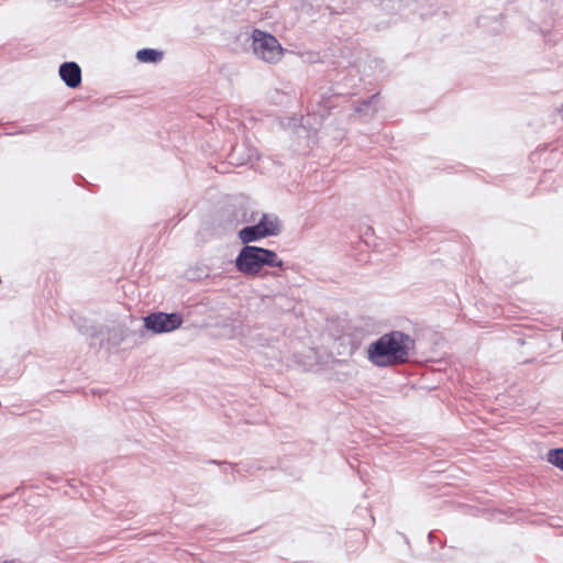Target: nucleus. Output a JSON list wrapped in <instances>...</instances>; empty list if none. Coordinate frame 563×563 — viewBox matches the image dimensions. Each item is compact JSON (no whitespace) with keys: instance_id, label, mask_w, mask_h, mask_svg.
Returning <instances> with one entry per match:
<instances>
[{"instance_id":"obj_9","label":"nucleus","mask_w":563,"mask_h":563,"mask_svg":"<svg viewBox=\"0 0 563 563\" xmlns=\"http://www.w3.org/2000/svg\"><path fill=\"white\" fill-rule=\"evenodd\" d=\"M548 461L563 471V449L550 450L547 454Z\"/></svg>"},{"instance_id":"obj_2","label":"nucleus","mask_w":563,"mask_h":563,"mask_svg":"<svg viewBox=\"0 0 563 563\" xmlns=\"http://www.w3.org/2000/svg\"><path fill=\"white\" fill-rule=\"evenodd\" d=\"M235 266L239 272L255 276L264 266L283 268L284 262L272 250L245 245L235 258Z\"/></svg>"},{"instance_id":"obj_3","label":"nucleus","mask_w":563,"mask_h":563,"mask_svg":"<svg viewBox=\"0 0 563 563\" xmlns=\"http://www.w3.org/2000/svg\"><path fill=\"white\" fill-rule=\"evenodd\" d=\"M252 48L257 58L269 64L278 63L284 56V48L278 40L261 30L252 32Z\"/></svg>"},{"instance_id":"obj_6","label":"nucleus","mask_w":563,"mask_h":563,"mask_svg":"<svg viewBox=\"0 0 563 563\" xmlns=\"http://www.w3.org/2000/svg\"><path fill=\"white\" fill-rule=\"evenodd\" d=\"M257 225L266 236L277 235L280 232V221L275 214H263Z\"/></svg>"},{"instance_id":"obj_5","label":"nucleus","mask_w":563,"mask_h":563,"mask_svg":"<svg viewBox=\"0 0 563 563\" xmlns=\"http://www.w3.org/2000/svg\"><path fill=\"white\" fill-rule=\"evenodd\" d=\"M59 76L69 88H76L81 82V69L74 62L62 64L59 67Z\"/></svg>"},{"instance_id":"obj_8","label":"nucleus","mask_w":563,"mask_h":563,"mask_svg":"<svg viewBox=\"0 0 563 563\" xmlns=\"http://www.w3.org/2000/svg\"><path fill=\"white\" fill-rule=\"evenodd\" d=\"M136 58L141 63H157L162 60L163 53L153 48H143L137 51Z\"/></svg>"},{"instance_id":"obj_7","label":"nucleus","mask_w":563,"mask_h":563,"mask_svg":"<svg viewBox=\"0 0 563 563\" xmlns=\"http://www.w3.org/2000/svg\"><path fill=\"white\" fill-rule=\"evenodd\" d=\"M239 238L242 241V243L247 244L267 236L261 230V228L257 224H255L251 227H245L242 230H240Z\"/></svg>"},{"instance_id":"obj_1","label":"nucleus","mask_w":563,"mask_h":563,"mask_svg":"<svg viewBox=\"0 0 563 563\" xmlns=\"http://www.w3.org/2000/svg\"><path fill=\"white\" fill-rule=\"evenodd\" d=\"M415 342L400 331H393L382 335L367 349L368 360L376 366L386 367L405 363Z\"/></svg>"},{"instance_id":"obj_4","label":"nucleus","mask_w":563,"mask_h":563,"mask_svg":"<svg viewBox=\"0 0 563 563\" xmlns=\"http://www.w3.org/2000/svg\"><path fill=\"white\" fill-rule=\"evenodd\" d=\"M183 317L179 313L154 312L144 318V327L155 334L172 332L180 328Z\"/></svg>"}]
</instances>
